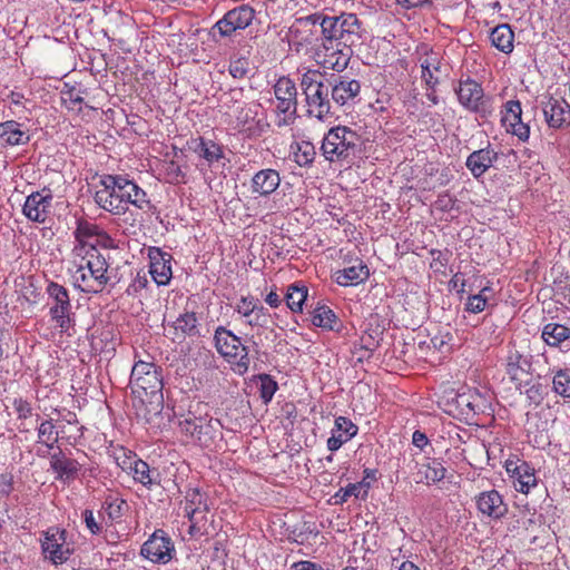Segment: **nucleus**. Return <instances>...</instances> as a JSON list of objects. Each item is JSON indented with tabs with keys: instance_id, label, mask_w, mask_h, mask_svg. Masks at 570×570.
<instances>
[{
	"instance_id": "a878e982",
	"label": "nucleus",
	"mask_w": 570,
	"mask_h": 570,
	"mask_svg": "<svg viewBox=\"0 0 570 570\" xmlns=\"http://www.w3.org/2000/svg\"><path fill=\"white\" fill-rule=\"evenodd\" d=\"M188 147L210 166L224 158L223 147L212 139L204 137L191 138Z\"/></svg>"
},
{
	"instance_id": "a211bd4d",
	"label": "nucleus",
	"mask_w": 570,
	"mask_h": 570,
	"mask_svg": "<svg viewBox=\"0 0 570 570\" xmlns=\"http://www.w3.org/2000/svg\"><path fill=\"white\" fill-rule=\"evenodd\" d=\"M331 83V98L332 102L338 106L347 105L358 96L361 85L355 79H348L344 76H332Z\"/></svg>"
},
{
	"instance_id": "6ab92c4d",
	"label": "nucleus",
	"mask_w": 570,
	"mask_h": 570,
	"mask_svg": "<svg viewBox=\"0 0 570 570\" xmlns=\"http://www.w3.org/2000/svg\"><path fill=\"white\" fill-rule=\"evenodd\" d=\"M542 110L550 128L559 129L570 124V105L566 100L549 97Z\"/></svg>"
},
{
	"instance_id": "37998d69",
	"label": "nucleus",
	"mask_w": 570,
	"mask_h": 570,
	"mask_svg": "<svg viewBox=\"0 0 570 570\" xmlns=\"http://www.w3.org/2000/svg\"><path fill=\"white\" fill-rule=\"evenodd\" d=\"M422 68V78L426 82V85L433 88L438 83V78L434 76V71H439L440 61L436 53L426 55L424 59L421 60Z\"/></svg>"
},
{
	"instance_id": "69168bd1",
	"label": "nucleus",
	"mask_w": 570,
	"mask_h": 570,
	"mask_svg": "<svg viewBox=\"0 0 570 570\" xmlns=\"http://www.w3.org/2000/svg\"><path fill=\"white\" fill-rule=\"evenodd\" d=\"M295 570H322V568L309 561H302L295 564Z\"/></svg>"
},
{
	"instance_id": "5701e85b",
	"label": "nucleus",
	"mask_w": 570,
	"mask_h": 570,
	"mask_svg": "<svg viewBox=\"0 0 570 570\" xmlns=\"http://www.w3.org/2000/svg\"><path fill=\"white\" fill-rule=\"evenodd\" d=\"M531 360L515 348H510L507 355V374L518 387L523 381L524 375L530 374Z\"/></svg>"
},
{
	"instance_id": "338daca9",
	"label": "nucleus",
	"mask_w": 570,
	"mask_h": 570,
	"mask_svg": "<svg viewBox=\"0 0 570 570\" xmlns=\"http://www.w3.org/2000/svg\"><path fill=\"white\" fill-rule=\"evenodd\" d=\"M246 318H247V324L250 326L264 327L267 325V322L264 321V318H261V316L256 315V314H253L250 317H246Z\"/></svg>"
},
{
	"instance_id": "e2e57ef3",
	"label": "nucleus",
	"mask_w": 570,
	"mask_h": 570,
	"mask_svg": "<svg viewBox=\"0 0 570 570\" xmlns=\"http://www.w3.org/2000/svg\"><path fill=\"white\" fill-rule=\"evenodd\" d=\"M265 302L271 306V307H278L279 304H281V298L278 296V294L274 291H272L269 294H267L266 298H265Z\"/></svg>"
},
{
	"instance_id": "4c0bfd02",
	"label": "nucleus",
	"mask_w": 570,
	"mask_h": 570,
	"mask_svg": "<svg viewBox=\"0 0 570 570\" xmlns=\"http://www.w3.org/2000/svg\"><path fill=\"white\" fill-rule=\"evenodd\" d=\"M122 193H121V205H124V214L127 213V197L129 190L135 191V197L140 196V209L144 212H149L153 208V205L150 200L147 197L146 191L140 188L134 180L129 179L127 176H125V180L122 184ZM136 202H138L137 198H135Z\"/></svg>"
},
{
	"instance_id": "f03ea898",
	"label": "nucleus",
	"mask_w": 570,
	"mask_h": 570,
	"mask_svg": "<svg viewBox=\"0 0 570 570\" xmlns=\"http://www.w3.org/2000/svg\"><path fill=\"white\" fill-rule=\"evenodd\" d=\"M361 136L346 126L331 128L324 136L321 150L331 163L351 164L361 153Z\"/></svg>"
},
{
	"instance_id": "864d4df0",
	"label": "nucleus",
	"mask_w": 570,
	"mask_h": 570,
	"mask_svg": "<svg viewBox=\"0 0 570 570\" xmlns=\"http://www.w3.org/2000/svg\"><path fill=\"white\" fill-rule=\"evenodd\" d=\"M525 395L531 403L539 405L547 395V387L541 383H534L525 390Z\"/></svg>"
},
{
	"instance_id": "774afa93",
	"label": "nucleus",
	"mask_w": 570,
	"mask_h": 570,
	"mask_svg": "<svg viewBox=\"0 0 570 570\" xmlns=\"http://www.w3.org/2000/svg\"><path fill=\"white\" fill-rule=\"evenodd\" d=\"M399 570H420V568L411 561H403L399 566Z\"/></svg>"
},
{
	"instance_id": "b1692460",
	"label": "nucleus",
	"mask_w": 570,
	"mask_h": 570,
	"mask_svg": "<svg viewBox=\"0 0 570 570\" xmlns=\"http://www.w3.org/2000/svg\"><path fill=\"white\" fill-rule=\"evenodd\" d=\"M370 276V269L362 259H355L354 264L336 271L334 281L341 286H353L365 282Z\"/></svg>"
},
{
	"instance_id": "72a5a7b5",
	"label": "nucleus",
	"mask_w": 570,
	"mask_h": 570,
	"mask_svg": "<svg viewBox=\"0 0 570 570\" xmlns=\"http://www.w3.org/2000/svg\"><path fill=\"white\" fill-rule=\"evenodd\" d=\"M490 40L498 50L510 53L514 47V32L510 24L502 23L492 29Z\"/></svg>"
},
{
	"instance_id": "2f4dec72",
	"label": "nucleus",
	"mask_w": 570,
	"mask_h": 570,
	"mask_svg": "<svg viewBox=\"0 0 570 570\" xmlns=\"http://www.w3.org/2000/svg\"><path fill=\"white\" fill-rule=\"evenodd\" d=\"M50 466L57 473V479L63 481L73 480L80 470V464L76 460L67 458L61 450L51 454Z\"/></svg>"
},
{
	"instance_id": "49530a36",
	"label": "nucleus",
	"mask_w": 570,
	"mask_h": 570,
	"mask_svg": "<svg viewBox=\"0 0 570 570\" xmlns=\"http://www.w3.org/2000/svg\"><path fill=\"white\" fill-rule=\"evenodd\" d=\"M181 431L190 435L194 440L202 442L204 430L208 428L207 424H204L202 419L193 417L186 419L180 422Z\"/></svg>"
},
{
	"instance_id": "473e14b6",
	"label": "nucleus",
	"mask_w": 570,
	"mask_h": 570,
	"mask_svg": "<svg viewBox=\"0 0 570 570\" xmlns=\"http://www.w3.org/2000/svg\"><path fill=\"white\" fill-rule=\"evenodd\" d=\"M417 482L436 483L445 478L446 469L439 459H426L425 462L417 464Z\"/></svg>"
},
{
	"instance_id": "f257e3e1",
	"label": "nucleus",
	"mask_w": 570,
	"mask_h": 570,
	"mask_svg": "<svg viewBox=\"0 0 570 570\" xmlns=\"http://www.w3.org/2000/svg\"><path fill=\"white\" fill-rule=\"evenodd\" d=\"M75 282L85 293H99L110 282L109 263L96 247L75 245Z\"/></svg>"
},
{
	"instance_id": "f8f14e48",
	"label": "nucleus",
	"mask_w": 570,
	"mask_h": 570,
	"mask_svg": "<svg viewBox=\"0 0 570 570\" xmlns=\"http://www.w3.org/2000/svg\"><path fill=\"white\" fill-rule=\"evenodd\" d=\"M41 550L45 559L53 564L65 563L71 554V550L66 544V531L58 528L46 531L41 540Z\"/></svg>"
},
{
	"instance_id": "20e7f679",
	"label": "nucleus",
	"mask_w": 570,
	"mask_h": 570,
	"mask_svg": "<svg viewBox=\"0 0 570 570\" xmlns=\"http://www.w3.org/2000/svg\"><path fill=\"white\" fill-rule=\"evenodd\" d=\"M129 385L134 394L139 397L150 396L156 403L154 410L159 412L163 407V377L160 370L153 362L137 361L130 374Z\"/></svg>"
},
{
	"instance_id": "c9c22d12",
	"label": "nucleus",
	"mask_w": 570,
	"mask_h": 570,
	"mask_svg": "<svg viewBox=\"0 0 570 570\" xmlns=\"http://www.w3.org/2000/svg\"><path fill=\"white\" fill-rule=\"evenodd\" d=\"M129 470L136 481L140 482L145 487H151L159 482V473L150 470L147 462L132 458V462L129 463Z\"/></svg>"
},
{
	"instance_id": "c85d7f7f",
	"label": "nucleus",
	"mask_w": 570,
	"mask_h": 570,
	"mask_svg": "<svg viewBox=\"0 0 570 570\" xmlns=\"http://www.w3.org/2000/svg\"><path fill=\"white\" fill-rule=\"evenodd\" d=\"M281 177L275 169H262L252 179V191L261 196L273 194L279 186Z\"/></svg>"
},
{
	"instance_id": "5fc2aeb1",
	"label": "nucleus",
	"mask_w": 570,
	"mask_h": 570,
	"mask_svg": "<svg viewBox=\"0 0 570 570\" xmlns=\"http://www.w3.org/2000/svg\"><path fill=\"white\" fill-rule=\"evenodd\" d=\"M12 405L17 412L19 421H24L32 415V406L27 400L21 397L14 399Z\"/></svg>"
},
{
	"instance_id": "c756f323",
	"label": "nucleus",
	"mask_w": 570,
	"mask_h": 570,
	"mask_svg": "<svg viewBox=\"0 0 570 570\" xmlns=\"http://www.w3.org/2000/svg\"><path fill=\"white\" fill-rule=\"evenodd\" d=\"M497 158L498 154L493 149L483 148L470 154L465 165L471 174L479 178L493 165Z\"/></svg>"
},
{
	"instance_id": "7c9ffc66",
	"label": "nucleus",
	"mask_w": 570,
	"mask_h": 570,
	"mask_svg": "<svg viewBox=\"0 0 570 570\" xmlns=\"http://www.w3.org/2000/svg\"><path fill=\"white\" fill-rule=\"evenodd\" d=\"M174 330V340L183 341L186 336L194 337L199 335L198 317L195 312L186 311L170 323Z\"/></svg>"
},
{
	"instance_id": "ea45409f",
	"label": "nucleus",
	"mask_w": 570,
	"mask_h": 570,
	"mask_svg": "<svg viewBox=\"0 0 570 570\" xmlns=\"http://www.w3.org/2000/svg\"><path fill=\"white\" fill-rule=\"evenodd\" d=\"M128 510L127 501L118 497L109 495L102 503V511L110 522H119Z\"/></svg>"
},
{
	"instance_id": "2eb2a0df",
	"label": "nucleus",
	"mask_w": 570,
	"mask_h": 570,
	"mask_svg": "<svg viewBox=\"0 0 570 570\" xmlns=\"http://www.w3.org/2000/svg\"><path fill=\"white\" fill-rule=\"evenodd\" d=\"M507 472L514 479L513 485L521 493H529L537 485L535 470L522 460H507Z\"/></svg>"
},
{
	"instance_id": "8fccbe9b",
	"label": "nucleus",
	"mask_w": 570,
	"mask_h": 570,
	"mask_svg": "<svg viewBox=\"0 0 570 570\" xmlns=\"http://www.w3.org/2000/svg\"><path fill=\"white\" fill-rule=\"evenodd\" d=\"M249 72V61L243 57H234L229 62V73L235 79H243Z\"/></svg>"
},
{
	"instance_id": "6e6d98bb",
	"label": "nucleus",
	"mask_w": 570,
	"mask_h": 570,
	"mask_svg": "<svg viewBox=\"0 0 570 570\" xmlns=\"http://www.w3.org/2000/svg\"><path fill=\"white\" fill-rule=\"evenodd\" d=\"M256 299L254 297H242L236 306V312L242 314L244 317H250L254 312V304Z\"/></svg>"
},
{
	"instance_id": "423d86ee",
	"label": "nucleus",
	"mask_w": 570,
	"mask_h": 570,
	"mask_svg": "<svg viewBox=\"0 0 570 570\" xmlns=\"http://www.w3.org/2000/svg\"><path fill=\"white\" fill-rule=\"evenodd\" d=\"M50 303L49 315L56 323L60 333L71 335L70 328L75 326V318L71 313V302L68 289L56 283L50 282L46 288Z\"/></svg>"
},
{
	"instance_id": "9b49d317",
	"label": "nucleus",
	"mask_w": 570,
	"mask_h": 570,
	"mask_svg": "<svg viewBox=\"0 0 570 570\" xmlns=\"http://www.w3.org/2000/svg\"><path fill=\"white\" fill-rule=\"evenodd\" d=\"M274 95L276 98V110L284 114L285 117L278 121V126L287 125L297 109V89L295 82L289 77H281L274 85Z\"/></svg>"
},
{
	"instance_id": "58836bf2",
	"label": "nucleus",
	"mask_w": 570,
	"mask_h": 570,
	"mask_svg": "<svg viewBox=\"0 0 570 570\" xmlns=\"http://www.w3.org/2000/svg\"><path fill=\"white\" fill-rule=\"evenodd\" d=\"M100 227L97 224L90 223L86 219H79L77 222V227L73 232L75 239L77 242L76 245H82L85 247H96L91 239H95Z\"/></svg>"
},
{
	"instance_id": "9d476101",
	"label": "nucleus",
	"mask_w": 570,
	"mask_h": 570,
	"mask_svg": "<svg viewBox=\"0 0 570 570\" xmlns=\"http://www.w3.org/2000/svg\"><path fill=\"white\" fill-rule=\"evenodd\" d=\"M353 56V49L345 48L343 43L323 41L315 49V60L325 69L343 71Z\"/></svg>"
},
{
	"instance_id": "de8ad7c7",
	"label": "nucleus",
	"mask_w": 570,
	"mask_h": 570,
	"mask_svg": "<svg viewBox=\"0 0 570 570\" xmlns=\"http://www.w3.org/2000/svg\"><path fill=\"white\" fill-rule=\"evenodd\" d=\"M257 381L259 383V396L267 404L278 389L277 382L268 374H259Z\"/></svg>"
},
{
	"instance_id": "f3484780",
	"label": "nucleus",
	"mask_w": 570,
	"mask_h": 570,
	"mask_svg": "<svg viewBox=\"0 0 570 570\" xmlns=\"http://www.w3.org/2000/svg\"><path fill=\"white\" fill-rule=\"evenodd\" d=\"M478 511L491 520H500L508 513V505L497 490L481 492L475 497Z\"/></svg>"
},
{
	"instance_id": "412c9836",
	"label": "nucleus",
	"mask_w": 570,
	"mask_h": 570,
	"mask_svg": "<svg viewBox=\"0 0 570 570\" xmlns=\"http://www.w3.org/2000/svg\"><path fill=\"white\" fill-rule=\"evenodd\" d=\"M343 46L352 49L363 43L366 30L363 22L354 13H342Z\"/></svg>"
},
{
	"instance_id": "603ef678",
	"label": "nucleus",
	"mask_w": 570,
	"mask_h": 570,
	"mask_svg": "<svg viewBox=\"0 0 570 570\" xmlns=\"http://www.w3.org/2000/svg\"><path fill=\"white\" fill-rule=\"evenodd\" d=\"M361 490L360 483H350L346 488L340 489L333 497L336 504H342L347 501L350 497H358Z\"/></svg>"
},
{
	"instance_id": "a18cd8bd",
	"label": "nucleus",
	"mask_w": 570,
	"mask_h": 570,
	"mask_svg": "<svg viewBox=\"0 0 570 570\" xmlns=\"http://www.w3.org/2000/svg\"><path fill=\"white\" fill-rule=\"evenodd\" d=\"M552 390L558 395L570 399V368H560L554 373Z\"/></svg>"
},
{
	"instance_id": "c03bdc74",
	"label": "nucleus",
	"mask_w": 570,
	"mask_h": 570,
	"mask_svg": "<svg viewBox=\"0 0 570 570\" xmlns=\"http://www.w3.org/2000/svg\"><path fill=\"white\" fill-rule=\"evenodd\" d=\"M59 440V433L52 422V419L45 420L38 426V443L52 449Z\"/></svg>"
},
{
	"instance_id": "bb28decb",
	"label": "nucleus",
	"mask_w": 570,
	"mask_h": 570,
	"mask_svg": "<svg viewBox=\"0 0 570 570\" xmlns=\"http://www.w3.org/2000/svg\"><path fill=\"white\" fill-rule=\"evenodd\" d=\"M30 141V135L22 129V125L14 120L0 124V144L2 146H22Z\"/></svg>"
},
{
	"instance_id": "aec40b11",
	"label": "nucleus",
	"mask_w": 570,
	"mask_h": 570,
	"mask_svg": "<svg viewBox=\"0 0 570 570\" xmlns=\"http://www.w3.org/2000/svg\"><path fill=\"white\" fill-rule=\"evenodd\" d=\"M357 425L350 419L345 416L336 417L334 428L331 431V436L327 439V449L331 452L337 451L343 444L354 438L357 434Z\"/></svg>"
},
{
	"instance_id": "052dcab7",
	"label": "nucleus",
	"mask_w": 570,
	"mask_h": 570,
	"mask_svg": "<svg viewBox=\"0 0 570 570\" xmlns=\"http://www.w3.org/2000/svg\"><path fill=\"white\" fill-rule=\"evenodd\" d=\"M412 443L422 450L429 444V439L424 432L416 430L412 435Z\"/></svg>"
},
{
	"instance_id": "e433bc0d",
	"label": "nucleus",
	"mask_w": 570,
	"mask_h": 570,
	"mask_svg": "<svg viewBox=\"0 0 570 570\" xmlns=\"http://www.w3.org/2000/svg\"><path fill=\"white\" fill-rule=\"evenodd\" d=\"M293 160L301 167L309 166L315 159V147L307 140L295 141L291 145Z\"/></svg>"
},
{
	"instance_id": "6e6552de",
	"label": "nucleus",
	"mask_w": 570,
	"mask_h": 570,
	"mask_svg": "<svg viewBox=\"0 0 570 570\" xmlns=\"http://www.w3.org/2000/svg\"><path fill=\"white\" fill-rule=\"evenodd\" d=\"M255 18V10L247 6L242 4L227 11L222 19H219L210 30L213 37L218 33L220 37H230L238 30L246 29Z\"/></svg>"
},
{
	"instance_id": "13d9d810",
	"label": "nucleus",
	"mask_w": 570,
	"mask_h": 570,
	"mask_svg": "<svg viewBox=\"0 0 570 570\" xmlns=\"http://www.w3.org/2000/svg\"><path fill=\"white\" fill-rule=\"evenodd\" d=\"M94 245H99L104 248H114L115 247V240L111 238V236L105 232L102 228H100L95 237Z\"/></svg>"
},
{
	"instance_id": "1a4fd4ad",
	"label": "nucleus",
	"mask_w": 570,
	"mask_h": 570,
	"mask_svg": "<svg viewBox=\"0 0 570 570\" xmlns=\"http://www.w3.org/2000/svg\"><path fill=\"white\" fill-rule=\"evenodd\" d=\"M460 104L485 118L492 114V105L490 98L484 96L480 83L472 79L460 81L459 88L455 90Z\"/></svg>"
},
{
	"instance_id": "7ed1b4c3",
	"label": "nucleus",
	"mask_w": 570,
	"mask_h": 570,
	"mask_svg": "<svg viewBox=\"0 0 570 570\" xmlns=\"http://www.w3.org/2000/svg\"><path fill=\"white\" fill-rule=\"evenodd\" d=\"M301 88L307 104V112L320 120L333 115L330 79L315 69L306 70L301 77Z\"/></svg>"
},
{
	"instance_id": "3c124183",
	"label": "nucleus",
	"mask_w": 570,
	"mask_h": 570,
	"mask_svg": "<svg viewBox=\"0 0 570 570\" xmlns=\"http://www.w3.org/2000/svg\"><path fill=\"white\" fill-rule=\"evenodd\" d=\"M487 291H489V288L484 287L479 294L469 296L465 304V309L471 313L482 312L485 308L488 301V297L485 296Z\"/></svg>"
},
{
	"instance_id": "4468645a",
	"label": "nucleus",
	"mask_w": 570,
	"mask_h": 570,
	"mask_svg": "<svg viewBox=\"0 0 570 570\" xmlns=\"http://www.w3.org/2000/svg\"><path fill=\"white\" fill-rule=\"evenodd\" d=\"M52 194L48 188L30 194L23 204L22 213L31 222L45 223L50 214Z\"/></svg>"
},
{
	"instance_id": "0e129e2a",
	"label": "nucleus",
	"mask_w": 570,
	"mask_h": 570,
	"mask_svg": "<svg viewBox=\"0 0 570 570\" xmlns=\"http://www.w3.org/2000/svg\"><path fill=\"white\" fill-rule=\"evenodd\" d=\"M253 308H254L253 314L259 315L261 318H264V321H266L268 323V317H269L268 312L263 305H261L258 303L257 299H256Z\"/></svg>"
},
{
	"instance_id": "a19ab883",
	"label": "nucleus",
	"mask_w": 570,
	"mask_h": 570,
	"mask_svg": "<svg viewBox=\"0 0 570 570\" xmlns=\"http://www.w3.org/2000/svg\"><path fill=\"white\" fill-rule=\"evenodd\" d=\"M308 289L302 283H294L287 287L285 295L286 305L292 312H301L307 298Z\"/></svg>"
},
{
	"instance_id": "cd10ccee",
	"label": "nucleus",
	"mask_w": 570,
	"mask_h": 570,
	"mask_svg": "<svg viewBox=\"0 0 570 570\" xmlns=\"http://www.w3.org/2000/svg\"><path fill=\"white\" fill-rule=\"evenodd\" d=\"M543 341L561 351H570V327L558 323H548L542 330Z\"/></svg>"
},
{
	"instance_id": "0eeeda50",
	"label": "nucleus",
	"mask_w": 570,
	"mask_h": 570,
	"mask_svg": "<svg viewBox=\"0 0 570 570\" xmlns=\"http://www.w3.org/2000/svg\"><path fill=\"white\" fill-rule=\"evenodd\" d=\"M125 175H105L100 179L101 188L95 193V203L112 215H124L121 193Z\"/></svg>"
},
{
	"instance_id": "680f3d73",
	"label": "nucleus",
	"mask_w": 570,
	"mask_h": 570,
	"mask_svg": "<svg viewBox=\"0 0 570 570\" xmlns=\"http://www.w3.org/2000/svg\"><path fill=\"white\" fill-rule=\"evenodd\" d=\"M450 286L456 289L459 293L464 292L465 281L460 273H456L452 276Z\"/></svg>"
},
{
	"instance_id": "bf43d9fd",
	"label": "nucleus",
	"mask_w": 570,
	"mask_h": 570,
	"mask_svg": "<svg viewBox=\"0 0 570 570\" xmlns=\"http://www.w3.org/2000/svg\"><path fill=\"white\" fill-rule=\"evenodd\" d=\"M256 112L250 107H242L237 116V120L242 125H246L249 120H253Z\"/></svg>"
},
{
	"instance_id": "39448f33",
	"label": "nucleus",
	"mask_w": 570,
	"mask_h": 570,
	"mask_svg": "<svg viewBox=\"0 0 570 570\" xmlns=\"http://www.w3.org/2000/svg\"><path fill=\"white\" fill-rule=\"evenodd\" d=\"M217 352L232 365L234 372L244 374L248 371L250 358L248 350L240 338L224 326H218L214 334Z\"/></svg>"
},
{
	"instance_id": "dca6fc26",
	"label": "nucleus",
	"mask_w": 570,
	"mask_h": 570,
	"mask_svg": "<svg viewBox=\"0 0 570 570\" xmlns=\"http://www.w3.org/2000/svg\"><path fill=\"white\" fill-rule=\"evenodd\" d=\"M502 124L508 132L517 136L521 141H527L530 136V127L522 121V108L519 100H509L504 105Z\"/></svg>"
},
{
	"instance_id": "ddd939ff",
	"label": "nucleus",
	"mask_w": 570,
	"mask_h": 570,
	"mask_svg": "<svg viewBox=\"0 0 570 570\" xmlns=\"http://www.w3.org/2000/svg\"><path fill=\"white\" fill-rule=\"evenodd\" d=\"M141 556L156 563H167L175 552L174 543L168 534L156 530L141 547Z\"/></svg>"
},
{
	"instance_id": "4be33fe9",
	"label": "nucleus",
	"mask_w": 570,
	"mask_h": 570,
	"mask_svg": "<svg viewBox=\"0 0 570 570\" xmlns=\"http://www.w3.org/2000/svg\"><path fill=\"white\" fill-rule=\"evenodd\" d=\"M150 269L153 279L158 285H167L173 276L170 261L171 256L155 248L149 252Z\"/></svg>"
},
{
	"instance_id": "09e8293b",
	"label": "nucleus",
	"mask_w": 570,
	"mask_h": 570,
	"mask_svg": "<svg viewBox=\"0 0 570 570\" xmlns=\"http://www.w3.org/2000/svg\"><path fill=\"white\" fill-rule=\"evenodd\" d=\"M207 513L208 512H195L194 514H187L190 522L188 532L191 537H202L205 533V525L208 522Z\"/></svg>"
},
{
	"instance_id": "f704fd0d",
	"label": "nucleus",
	"mask_w": 570,
	"mask_h": 570,
	"mask_svg": "<svg viewBox=\"0 0 570 570\" xmlns=\"http://www.w3.org/2000/svg\"><path fill=\"white\" fill-rule=\"evenodd\" d=\"M312 323L314 326L326 331H341V322L335 313L325 305L316 306L312 312Z\"/></svg>"
},
{
	"instance_id": "79ce46f5",
	"label": "nucleus",
	"mask_w": 570,
	"mask_h": 570,
	"mask_svg": "<svg viewBox=\"0 0 570 570\" xmlns=\"http://www.w3.org/2000/svg\"><path fill=\"white\" fill-rule=\"evenodd\" d=\"M185 499L186 514H194L195 512H209L207 500L198 489H191L187 491Z\"/></svg>"
},
{
	"instance_id": "393cba45",
	"label": "nucleus",
	"mask_w": 570,
	"mask_h": 570,
	"mask_svg": "<svg viewBox=\"0 0 570 570\" xmlns=\"http://www.w3.org/2000/svg\"><path fill=\"white\" fill-rule=\"evenodd\" d=\"M313 24L320 22L322 28L323 41L332 43H343V30L341 16H320L313 14L307 18Z\"/></svg>"
},
{
	"instance_id": "4d7b16f0",
	"label": "nucleus",
	"mask_w": 570,
	"mask_h": 570,
	"mask_svg": "<svg viewBox=\"0 0 570 570\" xmlns=\"http://www.w3.org/2000/svg\"><path fill=\"white\" fill-rule=\"evenodd\" d=\"M83 521L86 527L92 534H98L101 532V524L96 520L95 514L91 510H85L82 513Z\"/></svg>"
}]
</instances>
